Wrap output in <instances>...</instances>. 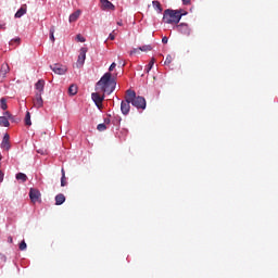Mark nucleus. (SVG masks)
Returning <instances> with one entry per match:
<instances>
[{
	"mask_svg": "<svg viewBox=\"0 0 278 278\" xmlns=\"http://www.w3.org/2000/svg\"><path fill=\"white\" fill-rule=\"evenodd\" d=\"M97 92H102L103 94H112L116 90V79L112 77V73L106 72L100 80L96 84Z\"/></svg>",
	"mask_w": 278,
	"mask_h": 278,
	"instance_id": "f257e3e1",
	"label": "nucleus"
},
{
	"mask_svg": "<svg viewBox=\"0 0 278 278\" xmlns=\"http://www.w3.org/2000/svg\"><path fill=\"white\" fill-rule=\"evenodd\" d=\"M128 97H130V103L137 110H147V100L144 97L136 96V91L128 89L127 91Z\"/></svg>",
	"mask_w": 278,
	"mask_h": 278,
	"instance_id": "f03ea898",
	"label": "nucleus"
},
{
	"mask_svg": "<svg viewBox=\"0 0 278 278\" xmlns=\"http://www.w3.org/2000/svg\"><path fill=\"white\" fill-rule=\"evenodd\" d=\"M163 21L167 25H173V24L177 25V23L181 21V12L167 9L164 11Z\"/></svg>",
	"mask_w": 278,
	"mask_h": 278,
	"instance_id": "7ed1b4c3",
	"label": "nucleus"
},
{
	"mask_svg": "<svg viewBox=\"0 0 278 278\" xmlns=\"http://www.w3.org/2000/svg\"><path fill=\"white\" fill-rule=\"evenodd\" d=\"M131 96H129L126 91L125 100L121 103V112L124 114V116H127L129 114V111L131 110Z\"/></svg>",
	"mask_w": 278,
	"mask_h": 278,
	"instance_id": "20e7f679",
	"label": "nucleus"
},
{
	"mask_svg": "<svg viewBox=\"0 0 278 278\" xmlns=\"http://www.w3.org/2000/svg\"><path fill=\"white\" fill-rule=\"evenodd\" d=\"M91 99L97 105L98 110L103 109V101H105V93H102V96L99 94V92L91 93Z\"/></svg>",
	"mask_w": 278,
	"mask_h": 278,
	"instance_id": "39448f33",
	"label": "nucleus"
},
{
	"mask_svg": "<svg viewBox=\"0 0 278 278\" xmlns=\"http://www.w3.org/2000/svg\"><path fill=\"white\" fill-rule=\"evenodd\" d=\"M50 68L53 71V73H55V75H66V71H68L66 65H62L60 63L51 65Z\"/></svg>",
	"mask_w": 278,
	"mask_h": 278,
	"instance_id": "423d86ee",
	"label": "nucleus"
},
{
	"mask_svg": "<svg viewBox=\"0 0 278 278\" xmlns=\"http://www.w3.org/2000/svg\"><path fill=\"white\" fill-rule=\"evenodd\" d=\"M40 197H41V194H40V191L38 189L31 188L29 190V199H30L31 203L40 202Z\"/></svg>",
	"mask_w": 278,
	"mask_h": 278,
	"instance_id": "0eeeda50",
	"label": "nucleus"
},
{
	"mask_svg": "<svg viewBox=\"0 0 278 278\" xmlns=\"http://www.w3.org/2000/svg\"><path fill=\"white\" fill-rule=\"evenodd\" d=\"M177 31L184 34L185 36H190V26L188 24L181 23L176 26Z\"/></svg>",
	"mask_w": 278,
	"mask_h": 278,
	"instance_id": "6e6552de",
	"label": "nucleus"
},
{
	"mask_svg": "<svg viewBox=\"0 0 278 278\" xmlns=\"http://www.w3.org/2000/svg\"><path fill=\"white\" fill-rule=\"evenodd\" d=\"M86 53H88V48H81L77 60L79 66H84V62H86Z\"/></svg>",
	"mask_w": 278,
	"mask_h": 278,
	"instance_id": "1a4fd4ad",
	"label": "nucleus"
},
{
	"mask_svg": "<svg viewBox=\"0 0 278 278\" xmlns=\"http://www.w3.org/2000/svg\"><path fill=\"white\" fill-rule=\"evenodd\" d=\"M8 73H10V65H8V63H4L1 65L0 68V81H3L5 79V75H8Z\"/></svg>",
	"mask_w": 278,
	"mask_h": 278,
	"instance_id": "9d476101",
	"label": "nucleus"
},
{
	"mask_svg": "<svg viewBox=\"0 0 278 278\" xmlns=\"http://www.w3.org/2000/svg\"><path fill=\"white\" fill-rule=\"evenodd\" d=\"M34 105L37 108V109H40L45 105V102L42 100V93H36L35 96V99H34Z\"/></svg>",
	"mask_w": 278,
	"mask_h": 278,
	"instance_id": "9b49d317",
	"label": "nucleus"
},
{
	"mask_svg": "<svg viewBox=\"0 0 278 278\" xmlns=\"http://www.w3.org/2000/svg\"><path fill=\"white\" fill-rule=\"evenodd\" d=\"M100 3H101L102 10H111V11L116 10V7H114L113 3L110 2L109 0H100Z\"/></svg>",
	"mask_w": 278,
	"mask_h": 278,
	"instance_id": "f8f14e48",
	"label": "nucleus"
},
{
	"mask_svg": "<svg viewBox=\"0 0 278 278\" xmlns=\"http://www.w3.org/2000/svg\"><path fill=\"white\" fill-rule=\"evenodd\" d=\"M10 135L5 134L1 142V149H4V151H10Z\"/></svg>",
	"mask_w": 278,
	"mask_h": 278,
	"instance_id": "ddd939ff",
	"label": "nucleus"
},
{
	"mask_svg": "<svg viewBox=\"0 0 278 278\" xmlns=\"http://www.w3.org/2000/svg\"><path fill=\"white\" fill-rule=\"evenodd\" d=\"M27 14V4H23L20 10L15 13V18H21L22 16H25Z\"/></svg>",
	"mask_w": 278,
	"mask_h": 278,
	"instance_id": "4468645a",
	"label": "nucleus"
},
{
	"mask_svg": "<svg viewBox=\"0 0 278 278\" xmlns=\"http://www.w3.org/2000/svg\"><path fill=\"white\" fill-rule=\"evenodd\" d=\"M36 90H38V92L36 94H42V92H45V80L40 79L36 83L35 85Z\"/></svg>",
	"mask_w": 278,
	"mask_h": 278,
	"instance_id": "2eb2a0df",
	"label": "nucleus"
},
{
	"mask_svg": "<svg viewBox=\"0 0 278 278\" xmlns=\"http://www.w3.org/2000/svg\"><path fill=\"white\" fill-rule=\"evenodd\" d=\"M66 201V197L63 193H59L55 195V205H63Z\"/></svg>",
	"mask_w": 278,
	"mask_h": 278,
	"instance_id": "dca6fc26",
	"label": "nucleus"
},
{
	"mask_svg": "<svg viewBox=\"0 0 278 278\" xmlns=\"http://www.w3.org/2000/svg\"><path fill=\"white\" fill-rule=\"evenodd\" d=\"M79 16H81V11L77 10L74 13H72L70 15V23H75V21H77V18H79Z\"/></svg>",
	"mask_w": 278,
	"mask_h": 278,
	"instance_id": "f3484780",
	"label": "nucleus"
},
{
	"mask_svg": "<svg viewBox=\"0 0 278 278\" xmlns=\"http://www.w3.org/2000/svg\"><path fill=\"white\" fill-rule=\"evenodd\" d=\"M152 5H153L154 10H156V12H159V14H162L164 9H162V3H160V1H157V0L152 1Z\"/></svg>",
	"mask_w": 278,
	"mask_h": 278,
	"instance_id": "a211bd4d",
	"label": "nucleus"
},
{
	"mask_svg": "<svg viewBox=\"0 0 278 278\" xmlns=\"http://www.w3.org/2000/svg\"><path fill=\"white\" fill-rule=\"evenodd\" d=\"M1 127H10V119L8 117L0 116Z\"/></svg>",
	"mask_w": 278,
	"mask_h": 278,
	"instance_id": "6ab92c4d",
	"label": "nucleus"
},
{
	"mask_svg": "<svg viewBox=\"0 0 278 278\" xmlns=\"http://www.w3.org/2000/svg\"><path fill=\"white\" fill-rule=\"evenodd\" d=\"M68 94L71 97H75L77 94V85H71L68 88Z\"/></svg>",
	"mask_w": 278,
	"mask_h": 278,
	"instance_id": "aec40b11",
	"label": "nucleus"
},
{
	"mask_svg": "<svg viewBox=\"0 0 278 278\" xmlns=\"http://www.w3.org/2000/svg\"><path fill=\"white\" fill-rule=\"evenodd\" d=\"M16 179H17V181H23V184H25V181H27V175H25L23 173H17Z\"/></svg>",
	"mask_w": 278,
	"mask_h": 278,
	"instance_id": "412c9836",
	"label": "nucleus"
},
{
	"mask_svg": "<svg viewBox=\"0 0 278 278\" xmlns=\"http://www.w3.org/2000/svg\"><path fill=\"white\" fill-rule=\"evenodd\" d=\"M25 125H27L28 127H31V114L29 112H26Z\"/></svg>",
	"mask_w": 278,
	"mask_h": 278,
	"instance_id": "4be33fe9",
	"label": "nucleus"
},
{
	"mask_svg": "<svg viewBox=\"0 0 278 278\" xmlns=\"http://www.w3.org/2000/svg\"><path fill=\"white\" fill-rule=\"evenodd\" d=\"M154 64H155V58H152L151 61L149 62V64L146 67V73H149L153 68Z\"/></svg>",
	"mask_w": 278,
	"mask_h": 278,
	"instance_id": "5701e85b",
	"label": "nucleus"
},
{
	"mask_svg": "<svg viewBox=\"0 0 278 278\" xmlns=\"http://www.w3.org/2000/svg\"><path fill=\"white\" fill-rule=\"evenodd\" d=\"M55 26L50 27V40L51 42H55Z\"/></svg>",
	"mask_w": 278,
	"mask_h": 278,
	"instance_id": "b1692460",
	"label": "nucleus"
},
{
	"mask_svg": "<svg viewBox=\"0 0 278 278\" xmlns=\"http://www.w3.org/2000/svg\"><path fill=\"white\" fill-rule=\"evenodd\" d=\"M139 51H143V52L153 51V47L151 45H146V46L139 47Z\"/></svg>",
	"mask_w": 278,
	"mask_h": 278,
	"instance_id": "393cba45",
	"label": "nucleus"
},
{
	"mask_svg": "<svg viewBox=\"0 0 278 278\" xmlns=\"http://www.w3.org/2000/svg\"><path fill=\"white\" fill-rule=\"evenodd\" d=\"M0 108L1 110H8V101L5 100V98L0 99Z\"/></svg>",
	"mask_w": 278,
	"mask_h": 278,
	"instance_id": "a878e982",
	"label": "nucleus"
},
{
	"mask_svg": "<svg viewBox=\"0 0 278 278\" xmlns=\"http://www.w3.org/2000/svg\"><path fill=\"white\" fill-rule=\"evenodd\" d=\"M3 117L8 118L9 121H12V123H15L16 121L14 119V117L10 114V111H5L3 113Z\"/></svg>",
	"mask_w": 278,
	"mask_h": 278,
	"instance_id": "bb28decb",
	"label": "nucleus"
},
{
	"mask_svg": "<svg viewBox=\"0 0 278 278\" xmlns=\"http://www.w3.org/2000/svg\"><path fill=\"white\" fill-rule=\"evenodd\" d=\"M98 131H105V129H108V126H105V124H99L97 126Z\"/></svg>",
	"mask_w": 278,
	"mask_h": 278,
	"instance_id": "cd10ccee",
	"label": "nucleus"
},
{
	"mask_svg": "<svg viewBox=\"0 0 278 278\" xmlns=\"http://www.w3.org/2000/svg\"><path fill=\"white\" fill-rule=\"evenodd\" d=\"M25 249H27V243L25 242V240H23V241L20 243V251H25Z\"/></svg>",
	"mask_w": 278,
	"mask_h": 278,
	"instance_id": "c85d7f7f",
	"label": "nucleus"
},
{
	"mask_svg": "<svg viewBox=\"0 0 278 278\" xmlns=\"http://www.w3.org/2000/svg\"><path fill=\"white\" fill-rule=\"evenodd\" d=\"M67 181H66V176H62L61 177V186H62V188H64V186H67Z\"/></svg>",
	"mask_w": 278,
	"mask_h": 278,
	"instance_id": "c756f323",
	"label": "nucleus"
},
{
	"mask_svg": "<svg viewBox=\"0 0 278 278\" xmlns=\"http://www.w3.org/2000/svg\"><path fill=\"white\" fill-rule=\"evenodd\" d=\"M76 40H78V42H85L86 41V38L84 37V36H81V35H77L76 36Z\"/></svg>",
	"mask_w": 278,
	"mask_h": 278,
	"instance_id": "7c9ffc66",
	"label": "nucleus"
},
{
	"mask_svg": "<svg viewBox=\"0 0 278 278\" xmlns=\"http://www.w3.org/2000/svg\"><path fill=\"white\" fill-rule=\"evenodd\" d=\"M172 62H173V56L167 55V56H166V60H165V62H164V64H165V65H168V64H170Z\"/></svg>",
	"mask_w": 278,
	"mask_h": 278,
	"instance_id": "2f4dec72",
	"label": "nucleus"
},
{
	"mask_svg": "<svg viewBox=\"0 0 278 278\" xmlns=\"http://www.w3.org/2000/svg\"><path fill=\"white\" fill-rule=\"evenodd\" d=\"M114 34H116V30H113V33L109 35V40H116V36Z\"/></svg>",
	"mask_w": 278,
	"mask_h": 278,
	"instance_id": "473e14b6",
	"label": "nucleus"
},
{
	"mask_svg": "<svg viewBox=\"0 0 278 278\" xmlns=\"http://www.w3.org/2000/svg\"><path fill=\"white\" fill-rule=\"evenodd\" d=\"M114 68H116V63H112L109 67V73H112V71H114Z\"/></svg>",
	"mask_w": 278,
	"mask_h": 278,
	"instance_id": "72a5a7b5",
	"label": "nucleus"
},
{
	"mask_svg": "<svg viewBox=\"0 0 278 278\" xmlns=\"http://www.w3.org/2000/svg\"><path fill=\"white\" fill-rule=\"evenodd\" d=\"M37 153H40V155H47V150L40 149V150H37Z\"/></svg>",
	"mask_w": 278,
	"mask_h": 278,
	"instance_id": "f704fd0d",
	"label": "nucleus"
},
{
	"mask_svg": "<svg viewBox=\"0 0 278 278\" xmlns=\"http://www.w3.org/2000/svg\"><path fill=\"white\" fill-rule=\"evenodd\" d=\"M162 42L163 45H168V37H163Z\"/></svg>",
	"mask_w": 278,
	"mask_h": 278,
	"instance_id": "c9c22d12",
	"label": "nucleus"
},
{
	"mask_svg": "<svg viewBox=\"0 0 278 278\" xmlns=\"http://www.w3.org/2000/svg\"><path fill=\"white\" fill-rule=\"evenodd\" d=\"M138 51H140V49L135 48L130 51V55H134L135 53H138Z\"/></svg>",
	"mask_w": 278,
	"mask_h": 278,
	"instance_id": "e433bc0d",
	"label": "nucleus"
},
{
	"mask_svg": "<svg viewBox=\"0 0 278 278\" xmlns=\"http://www.w3.org/2000/svg\"><path fill=\"white\" fill-rule=\"evenodd\" d=\"M184 5H190V0H182Z\"/></svg>",
	"mask_w": 278,
	"mask_h": 278,
	"instance_id": "4c0bfd02",
	"label": "nucleus"
},
{
	"mask_svg": "<svg viewBox=\"0 0 278 278\" xmlns=\"http://www.w3.org/2000/svg\"><path fill=\"white\" fill-rule=\"evenodd\" d=\"M111 121L109 117L104 118V125H110Z\"/></svg>",
	"mask_w": 278,
	"mask_h": 278,
	"instance_id": "58836bf2",
	"label": "nucleus"
},
{
	"mask_svg": "<svg viewBox=\"0 0 278 278\" xmlns=\"http://www.w3.org/2000/svg\"><path fill=\"white\" fill-rule=\"evenodd\" d=\"M8 242H10V244H12L14 242V239L12 237H8Z\"/></svg>",
	"mask_w": 278,
	"mask_h": 278,
	"instance_id": "ea45409f",
	"label": "nucleus"
},
{
	"mask_svg": "<svg viewBox=\"0 0 278 278\" xmlns=\"http://www.w3.org/2000/svg\"><path fill=\"white\" fill-rule=\"evenodd\" d=\"M3 181V172L0 170V184Z\"/></svg>",
	"mask_w": 278,
	"mask_h": 278,
	"instance_id": "a19ab883",
	"label": "nucleus"
},
{
	"mask_svg": "<svg viewBox=\"0 0 278 278\" xmlns=\"http://www.w3.org/2000/svg\"><path fill=\"white\" fill-rule=\"evenodd\" d=\"M62 173V177H66V172L64 170V168L61 169Z\"/></svg>",
	"mask_w": 278,
	"mask_h": 278,
	"instance_id": "79ce46f5",
	"label": "nucleus"
},
{
	"mask_svg": "<svg viewBox=\"0 0 278 278\" xmlns=\"http://www.w3.org/2000/svg\"><path fill=\"white\" fill-rule=\"evenodd\" d=\"M117 25H118L119 27H123V21H118V22H117Z\"/></svg>",
	"mask_w": 278,
	"mask_h": 278,
	"instance_id": "37998d69",
	"label": "nucleus"
},
{
	"mask_svg": "<svg viewBox=\"0 0 278 278\" xmlns=\"http://www.w3.org/2000/svg\"><path fill=\"white\" fill-rule=\"evenodd\" d=\"M0 29H5V24H0Z\"/></svg>",
	"mask_w": 278,
	"mask_h": 278,
	"instance_id": "c03bdc74",
	"label": "nucleus"
},
{
	"mask_svg": "<svg viewBox=\"0 0 278 278\" xmlns=\"http://www.w3.org/2000/svg\"><path fill=\"white\" fill-rule=\"evenodd\" d=\"M15 42H21V38L14 39Z\"/></svg>",
	"mask_w": 278,
	"mask_h": 278,
	"instance_id": "a18cd8bd",
	"label": "nucleus"
}]
</instances>
